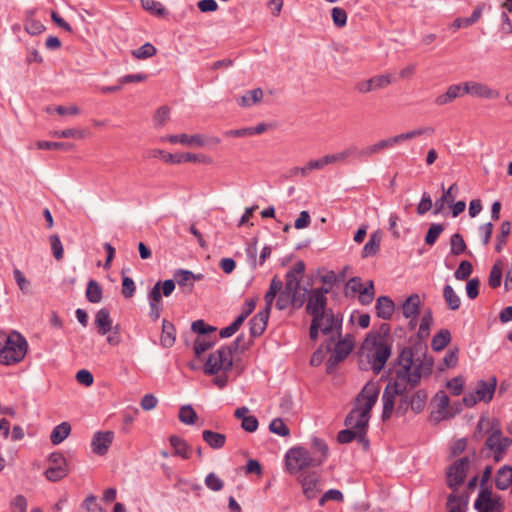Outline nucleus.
Here are the masks:
<instances>
[{
	"mask_svg": "<svg viewBox=\"0 0 512 512\" xmlns=\"http://www.w3.org/2000/svg\"><path fill=\"white\" fill-rule=\"evenodd\" d=\"M356 438L359 439L358 432L349 427H348V429L341 430L337 435V441L341 444L350 443Z\"/></svg>",
	"mask_w": 512,
	"mask_h": 512,
	"instance_id": "nucleus-63",
	"label": "nucleus"
},
{
	"mask_svg": "<svg viewBox=\"0 0 512 512\" xmlns=\"http://www.w3.org/2000/svg\"><path fill=\"white\" fill-rule=\"evenodd\" d=\"M283 288V282L278 277H273V279L270 282V286L268 291L266 292L264 299H265V308L264 311H267L270 313L272 304L275 300V297L280 292V290Z\"/></svg>",
	"mask_w": 512,
	"mask_h": 512,
	"instance_id": "nucleus-29",
	"label": "nucleus"
},
{
	"mask_svg": "<svg viewBox=\"0 0 512 512\" xmlns=\"http://www.w3.org/2000/svg\"><path fill=\"white\" fill-rule=\"evenodd\" d=\"M114 440L112 431H98L93 435L91 441L92 452L96 455H105Z\"/></svg>",
	"mask_w": 512,
	"mask_h": 512,
	"instance_id": "nucleus-19",
	"label": "nucleus"
},
{
	"mask_svg": "<svg viewBox=\"0 0 512 512\" xmlns=\"http://www.w3.org/2000/svg\"><path fill=\"white\" fill-rule=\"evenodd\" d=\"M353 347L354 338L351 335H346L344 339L338 341L327 362L328 372H331L334 367L342 362L350 354Z\"/></svg>",
	"mask_w": 512,
	"mask_h": 512,
	"instance_id": "nucleus-14",
	"label": "nucleus"
},
{
	"mask_svg": "<svg viewBox=\"0 0 512 512\" xmlns=\"http://www.w3.org/2000/svg\"><path fill=\"white\" fill-rule=\"evenodd\" d=\"M180 143L183 145H187V146L202 147L208 143L219 144L220 139L218 137H211L209 139H206L201 134H195V135L181 134Z\"/></svg>",
	"mask_w": 512,
	"mask_h": 512,
	"instance_id": "nucleus-23",
	"label": "nucleus"
},
{
	"mask_svg": "<svg viewBox=\"0 0 512 512\" xmlns=\"http://www.w3.org/2000/svg\"><path fill=\"white\" fill-rule=\"evenodd\" d=\"M243 469L246 476H255L258 478L263 476L262 466L256 459H249Z\"/></svg>",
	"mask_w": 512,
	"mask_h": 512,
	"instance_id": "nucleus-53",
	"label": "nucleus"
},
{
	"mask_svg": "<svg viewBox=\"0 0 512 512\" xmlns=\"http://www.w3.org/2000/svg\"><path fill=\"white\" fill-rule=\"evenodd\" d=\"M175 340H176V337H175L174 325L167 320H163L161 345L166 348L172 347L175 343Z\"/></svg>",
	"mask_w": 512,
	"mask_h": 512,
	"instance_id": "nucleus-38",
	"label": "nucleus"
},
{
	"mask_svg": "<svg viewBox=\"0 0 512 512\" xmlns=\"http://www.w3.org/2000/svg\"><path fill=\"white\" fill-rule=\"evenodd\" d=\"M149 157L161 158L165 163L179 164L180 154L168 153L162 149H152L149 151Z\"/></svg>",
	"mask_w": 512,
	"mask_h": 512,
	"instance_id": "nucleus-47",
	"label": "nucleus"
},
{
	"mask_svg": "<svg viewBox=\"0 0 512 512\" xmlns=\"http://www.w3.org/2000/svg\"><path fill=\"white\" fill-rule=\"evenodd\" d=\"M242 337L239 336L231 346H221L211 353L204 363L203 371L206 375H215L213 383L223 389L227 386L229 378L227 373L233 367V351L238 350Z\"/></svg>",
	"mask_w": 512,
	"mask_h": 512,
	"instance_id": "nucleus-4",
	"label": "nucleus"
},
{
	"mask_svg": "<svg viewBox=\"0 0 512 512\" xmlns=\"http://www.w3.org/2000/svg\"><path fill=\"white\" fill-rule=\"evenodd\" d=\"M283 288V282L278 277H273V279L270 282V286L268 291L266 292L264 299H265V308L264 311H267L270 313L272 304L275 300V297L280 292V290Z\"/></svg>",
	"mask_w": 512,
	"mask_h": 512,
	"instance_id": "nucleus-28",
	"label": "nucleus"
},
{
	"mask_svg": "<svg viewBox=\"0 0 512 512\" xmlns=\"http://www.w3.org/2000/svg\"><path fill=\"white\" fill-rule=\"evenodd\" d=\"M443 297H444V300L447 303L448 307L451 310L455 311V310H458L460 308L461 299L456 294V292L454 291V289L452 288L451 285H445L444 286V288H443Z\"/></svg>",
	"mask_w": 512,
	"mask_h": 512,
	"instance_id": "nucleus-40",
	"label": "nucleus"
},
{
	"mask_svg": "<svg viewBox=\"0 0 512 512\" xmlns=\"http://www.w3.org/2000/svg\"><path fill=\"white\" fill-rule=\"evenodd\" d=\"M433 323L431 311H427L421 318L418 334L420 337H426L429 334L430 327Z\"/></svg>",
	"mask_w": 512,
	"mask_h": 512,
	"instance_id": "nucleus-58",
	"label": "nucleus"
},
{
	"mask_svg": "<svg viewBox=\"0 0 512 512\" xmlns=\"http://www.w3.org/2000/svg\"><path fill=\"white\" fill-rule=\"evenodd\" d=\"M286 469L292 475L319 466V460L312 458L311 452L304 447H293L285 455Z\"/></svg>",
	"mask_w": 512,
	"mask_h": 512,
	"instance_id": "nucleus-7",
	"label": "nucleus"
},
{
	"mask_svg": "<svg viewBox=\"0 0 512 512\" xmlns=\"http://www.w3.org/2000/svg\"><path fill=\"white\" fill-rule=\"evenodd\" d=\"M497 385V380L495 377L489 379V381L481 380L478 382V385L475 389L477 394L476 398L481 401L488 403L492 400L493 395L495 393Z\"/></svg>",
	"mask_w": 512,
	"mask_h": 512,
	"instance_id": "nucleus-21",
	"label": "nucleus"
},
{
	"mask_svg": "<svg viewBox=\"0 0 512 512\" xmlns=\"http://www.w3.org/2000/svg\"><path fill=\"white\" fill-rule=\"evenodd\" d=\"M203 440L213 449H220L225 445L226 436L222 433L212 430H204L202 433Z\"/></svg>",
	"mask_w": 512,
	"mask_h": 512,
	"instance_id": "nucleus-34",
	"label": "nucleus"
},
{
	"mask_svg": "<svg viewBox=\"0 0 512 512\" xmlns=\"http://www.w3.org/2000/svg\"><path fill=\"white\" fill-rule=\"evenodd\" d=\"M328 289H314L311 291L306 306L307 313L313 317L327 311V297Z\"/></svg>",
	"mask_w": 512,
	"mask_h": 512,
	"instance_id": "nucleus-16",
	"label": "nucleus"
},
{
	"mask_svg": "<svg viewBox=\"0 0 512 512\" xmlns=\"http://www.w3.org/2000/svg\"><path fill=\"white\" fill-rule=\"evenodd\" d=\"M157 50L151 43H145L132 52L137 59H147L156 54Z\"/></svg>",
	"mask_w": 512,
	"mask_h": 512,
	"instance_id": "nucleus-54",
	"label": "nucleus"
},
{
	"mask_svg": "<svg viewBox=\"0 0 512 512\" xmlns=\"http://www.w3.org/2000/svg\"><path fill=\"white\" fill-rule=\"evenodd\" d=\"M141 4L144 10L150 12L153 15L163 16L165 14V8L159 1L141 0Z\"/></svg>",
	"mask_w": 512,
	"mask_h": 512,
	"instance_id": "nucleus-50",
	"label": "nucleus"
},
{
	"mask_svg": "<svg viewBox=\"0 0 512 512\" xmlns=\"http://www.w3.org/2000/svg\"><path fill=\"white\" fill-rule=\"evenodd\" d=\"M473 270L472 264L469 261H462L456 271L454 272V276L457 280H466L469 278Z\"/></svg>",
	"mask_w": 512,
	"mask_h": 512,
	"instance_id": "nucleus-55",
	"label": "nucleus"
},
{
	"mask_svg": "<svg viewBox=\"0 0 512 512\" xmlns=\"http://www.w3.org/2000/svg\"><path fill=\"white\" fill-rule=\"evenodd\" d=\"M305 272L303 261L296 262L285 275V286L283 290L293 294L297 298L305 299L307 290L301 287V280Z\"/></svg>",
	"mask_w": 512,
	"mask_h": 512,
	"instance_id": "nucleus-11",
	"label": "nucleus"
},
{
	"mask_svg": "<svg viewBox=\"0 0 512 512\" xmlns=\"http://www.w3.org/2000/svg\"><path fill=\"white\" fill-rule=\"evenodd\" d=\"M451 341V333L447 329H441L435 334L431 341V347L434 351L444 350Z\"/></svg>",
	"mask_w": 512,
	"mask_h": 512,
	"instance_id": "nucleus-35",
	"label": "nucleus"
},
{
	"mask_svg": "<svg viewBox=\"0 0 512 512\" xmlns=\"http://www.w3.org/2000/svg\"><path fill=\"white\" fill-rule=\"evenodd\" d=\"M29 349L26 338L18 331H0V365L15 366L21 363Z\"/></svg>",
	"mask_w": 512,
	"mask_h": 512,
	"instance_id": "nucleus-5",
	"label": "nucleus"
},
{
	"mask_svg": "<svg viewBox=\"0 0 512 512\" xmlns=\"http://www.w3.org/2000/svg\"><path fill=\"white\" fill-rule=\"evenodd\" d=\"M86 298L91 303H99L102 300V288L100 284L91 279L87 284Z\"/></svg>",
	"mask_w": 512,
	"mask_h": 512,
	"instance_id": "nucleus-41",
	"label": "nucleus"
},
{
	"mask_svg": "<svg viewBox=\"0 0 512 512\" xmlns=\"http://www.w3.org/2000/svg\"><path fill=\"white\" fill-rule=\"evenodd\" d=\"M377 316L382 319H390L394 312V302L387 296H381L376 303Z\"/></svg>",
	"mask_w": 512,
	"mask_h": 512,
	"instance_id": "nucleus-30",
	"label": "nucleus"
},
{
	"mask_svg": "<svg viewBox=\"0 0 512 512\" xmlns=\"http://www.w3.org/2000/svg\"><path fill=\"white\" fill-rule=\"evenodd\" d=\"M503 262L501 260H497L489 275V285L491 288H497L501 284L502 274H503Z\"/></svg>",
	"mask_w": 512,
	"mask_h": 512,
	"instance_id": "nucleus-45",
	"label": "nucleus"
},
{
	"mask_svg": "<svg viewBox=\"0 0 512 512\" xmlns=\"http://www.w3.org/2000/svg\"><path fill=\"white\" fill-rule=\"evenodd\" d=\"M175 290V281L168 279L164 282L158 281L148 293V301L150 306L149 316L153 321L160 318L163 304L162 295L169 297Z\"/></svg>",
	"mask_w": 512,
	"mask_h": 512,
	"instance_id": "nucleus-8",
	"label": "nucleus"
},
{
	"mask_svg": "<svg viewBox=\"0 0 512 512\" xmlns=\"http://www.w3.org/2000/svg\"><path fill=\"white\" fill-rule=\"evenodd\" d=\"M49 241L53 252V256L55 257L56 260H61L64 256V250L59 236L53 234L49 237Z\"/></svg>",
	"mask_w": 512,
	"mask_h": 512,
	"instance_id": "nucleus-60",
	"label": "nucleus"
},
{
	"mask_svg": "<svg viewBox=\"0 0 512 512\" xmlns=\"http://www.w3.org/2000/svg\"><path fill=\"white\" fill-rule=\"evenodd\" d=\"M511 231V224L509 221H503L500 225L499 234L496 237L497 243L495 246V250L497 252H501L503 249V246L507 242V238Z\"/></svg>",
	"mask_w": 512,
	"mask_h": 512,
	"instance_id": "nucleus-46",
	"label": "nucleus"
},
{
	"mask_svg": "<svg viewBox=\"0 0 512 512\" xmlns=\"http://www.w3.org/2000/svg\"><path fill=\"white\" fill-rule=\"evenodd\" d=\"M434 361L425 353L415 356L411 348H404L398 357L395 379L388 382L383 395V421L388 420L395 411L404 415L410 408V398L405 394L407 386L415 387L422 377L431 374Z\"/></svg>",
	"mask_w": 512,
	"mask_h": 512,
	"instance_id": "nucleus-1",
	"label": "nucleus"
},
{
	"mask_svg": "<svg viewBox=\"0 0 512 512\" xmlns=\"http://www.w3.org/2000/svg\"><path fill=\"white\" fill-rule=\"evenodd\" d=\"M178 418L183 424L193 425L196 423L198 415L191 405H183L180 407Z\"/></svg>",
	"mask_w": 512,
	"mask_h": 512,
	"instance_id": "nucleus-42",
	"label": "nucleus"
},
{
	"mask_svg": "<svg viewBox=\"0 0 512 512\" xmlns=\"http://www.w3.org/2000/svg\"><path fill=\"white\" fill-rule=\"evenodd\" d=\"M443 230L444 227L441 224H432L426 234L425 243L430 246L434 245Z\"/></svg>",
	"mask_w": 512,
	"mask_h": 512,
	"instance_id": "nucleus-59",
	"label": "nucleus"
},
{
	"mask_svg": "<svg viewBox=\"0 0 512 512\" xmlns=\"http://www.w3.org/2000/svg\"><path fill=\"white\" fill-rule=\"evenodd\" d=\"M47 480H61L68 476V467L64 460L57 466H52L45 472Z\"/></svg>",
	"mask_w": 512,
	"mask_h": 512,
	"instance_id": "nucleus-43",
	"label": "nucleus"
},
{
	"mask_svg": "<svg viewBox=\"0 0 512 512\" xmlns=\"http://www.w3.org/2000/svg\"><path fill=\"white\" fill-rule=\"evenodd\" d=\"M327 166L325 162V157H321L319 159H312L307 162V164L303 167H296L294 169V174H300L302 177H306L313 170H322Z\"/></svg>",
	"mask_w": 512,
	"mask_h": 512,
	"instance_id": "nucleus-36",
	"label": "nucleus"
},
{
	"mask_svg": "<svg viewBox=\"0 0 512 512\" xmlns=\"http://www.w3.org/2000/svg\"><path fill=\"white\" fill-rule=\"evenodd\" d=\"M269 314V312L262 310L250 320V333L253 337H258L265 331Z\"/></svg>",
	"mask_w": 512,
	"mask_h": 512,
	"instance_id": "nucleus-22",
	"label": "nucleus"
},
{
	"mask_svg": "<svg viewBox=\"0 0 512 512\" xmlns=\"http://www.w3.org/2000/svg\"><path fill=\"white\" fill-rule=\"evenodd\" d=\"M183 162H201L205 164H210L212 160L210 157L205 156L203 154L180 153V163Z\"/></svg>",
	"mask_w": 512,
	"mask_h": 512,
	"instance_id": "nucleus-61",
	"label": "nucleus"
},
{
	"mask_svg": "<svg viewBox=\"0 0 512 512\" xmlns=\"http://www.w3.org/2000/svg\"><path fill=\"white\" fill-rule=\"evenodd\" d=\"M71 425L68 422H62L55 426L50 434V441L54 445L62 443L70 434Z\"/></svg>",
	"mask_w": 512,
	"mask_h": 512,
	"instance_id": "nucleus-33",
	"label": "nucleus"
},
{
	"mask_svg": "<svg viewBox=\"0 0 512 512\" xmlns=\"http://www.w3.org/2000/svg\"><path fill=\"white\" fill-rule=\"evenodd\" d=\"M380 248V237L377 234L371 235L368 242L364 245L362 250L363 257H369L375 255Z\"/></svg>",
	"mask_w": 512,
	"mask_h": 512,
	"instance_id": "nucleus-49",
	"label": "nucleus"
},
{
	"mask_svg": "<svg viewBox=\"0 0 512 512\" xmlns=\"http://www.w3.org/2000/svg\"><path fill=\"white\" fill-rule=\"evenodd\" d=\"M461 482H449V487L453 492L447 497V512H467L470 495L469 490L476 487L477 482H468L465 491H459L458 485Z\"/></svg>",
	"mask_w": 512,
	"mask_h": 512,
	"instance_id": "nucleus-10",
	"label": "nucleus"
},
{
	"mask_svg": "<svg viewBox=\"0 0 512 512\" xmlns=\"http://www.w3.org/2000/svg\"><path fill=\"white\" fill-rule=\"evenodd\" d=\"M214 342L206 336H198L193 345V350L195 356L200 358V356L207 350H209L213 346Z\"/></svg>",
	"mask_w": 512,
	"mask_h": 512,
	"instance_id": "nucleus-48",
	"label": "nucleus"
},
{
	"mask_svg": "<svg viewBox=\"0 0 512 512\" xmlns=\"http://www.w3.org/2000/svg\"><path fill=\"white\" fill-rule=\"evenodd\" d=\"M455 188L456 183L451 185L447 190L443 189L442 196L435 202V214L440 213L444 209L446 203H452L454 201L455 195L453 194V190Z\"/></svg>",
	"mask_w": 512,
	"mask_h": 512,
	"instance_id": "nucleus-44",
	"label": "nucleus"
},
{
	"mask_svg": "<svg viewBox=\"0 0 512 512\" xmlns=\"http://www.w3.org/2000/svg\"><path fill=\"white\" fill-rule=\"evenodd\" d=\"M410 398V409L418 414L421 413L427 403L428 395L425 390L416 391Z\"/></svg>",
	"mask_w": 512,
	"mask_h": 512,
	"instance_id": "nucleus-39",
	"label": "nucleus"
},
{
	"mask_svg": "<svg viewBox=\"0 0 512 512\" xmlns=\"http://www.w3.org/2000/svg\"><path fill=\"white\" fill-rule=\"evenodd\" d=\"M169 441L174 449V455L180 456L183 459L190 458L192 451L185 440L173 435L169 438Z\"/></svg>",
	"mask_w": 512,
	"mask_h": 512,
	"instance_id": "nucleus-32",
	"label": "nucleus"
},
{
	"mask_svg": "<svg viewBox=\"0 0 512 512\" xmlns=\"http://www.w3.org/2000/svg\"><path fill=\"white\" fill-rule=\"evenodd\" d=\"M512 444L509 437L502 435L501 423L498 419H493L490 425V434L486 439V447L493 451L495 454H500L506 451Z\"/></svg>",
	"mask_w": 512,
	"mask_h": 512,
	"instance_id": "nucleus-13",
	"label": "nucleus"
},
{
	"mask_svg": "<svg viewBox=\"0 0 512 512\" xmlns=\"http://www.w3.org/2000/svg\"><path fill=\"white\" fill-rule=\"evenodd\" d=\"M356 152L357 147L355 145H350L349 147L345 148L340 152L325 155V162L327 166L331 164H343L347 161L349 157L356 154Z\"/></svg>",
	"mask_w": 512,
	"mask_h": 512,
	"instance_id": "nucleus-26",
	"label": "nucleus"
},
{
	"mask_svg": "<svg viewBox=\"0 0 512 512\" xmlns=\"http://www.w3.org/2000/svg\"><path fill=\"white\" fill-rule=\"evenodd\" d=\"M374 298V285L372 281H369L367 286H365L359 293V301L363 305H368L372 302Z\"/></svg>",
	"mask_w": 512,
	"mask_h": 512,
	"instance_id": "nucleus-62",
	"label": "nucleus"
},
{
	"mask_svg": "<svg viewBox=\"0 0 512 512\" xmlns=\"http://www.w3.org/2000/svg\"><path fill=\"white\" fill-rule=\"evenodd\" d=\"M269 430L282 437H286L290 434V430L281 418H275L269 425Z\"/></svg>",
	"mask_w": 512,
	"mask_h": 512,
	"instance_id": "nucleus-51",
	"label": "nucleus"
},
{
	"mask_svg": "<svg viewBox=\"0 0 512 512\" xmlns=\"http://www.w3.org/2000/svg\"><path fill=\"white\" fill-rule=\"evenodd\" d=\"M391 356V345L380 333L371 332L367 335L359 350V362L362 369H371L379 374Z\"/></svg>",
	"mask_w": 512,
	"mask_h": 512,
	"instance_id": "nucleus-3",
	"label": "nucleus"
},
{
	"mask_svg": "<svg viewBox=\"0 0 512 512\" xmlns=\"http://www.w3.org/2000/svg\"><path fill=\"white\" fill-rule=\"evenodd\" d=\"M311 448H312V451H310V452L312 454V458L315 460H319V466H320L321 464H323V462L328 457V451H329L328 445L323 439L314 437V438H312V447Z\"/></svg>",
	"mask_w": 512,
	"mask_h": 512,
	"instance_id": "nucleus-27",
	"label": "nucleus"
},
{
	"mask_svg": "<svg viewBox=\"0 0 512 512\" xmlns=\"http://www.w3.org/2000/svg\"><path fill=\"white\" fill-rule=\"evenodd\" d=\"M174 278L179 286L193 287L196 281H200L203 279V275L194 274L189 270L180 269L175 272Z\"/></svg>",
	"mask_w": 512,
	"mask_h": 512,
	"instance_id": "nucleus-31",
	"label": "nucleus"
},
{
	"mask_svg": "<svg viewBox=\"0 0 512 512\" xmlns=\"http://www.w3.org/2000/svg\"><path fill=\"white\" fill-rule=\"evenodd\" d=\"M451 253L453 255H460L465 252L466 244L463 237L459 233L452 235L450 240Z\"/></svg>",
	"mask_w": 512,
	"mask_h": 512,
	"instance_id": "nucleus-52",
	"label": "nucleus"
},
{
	"mask_svg": "<svg viewBox=\"0 0 512 512\" xmlns=\"http://www.w3.org/2000/svg\"><path fill=\"white\" fill-rule=\"evenodd\" d=\"M476 468V456L474 453L459 458L447 468V480H465L466 478H469V480H479Z\"/></svg>",
	"mask_w": 512,
	"mask_h": 512,
	"instance_id": "nucleus-9",
	"label": "nucleus"
},
{
	"mask_svg": "<svg viewBox=\"0 0 512 512\" xmlns=\"http://www.w3.org/2000/svg\"><path fill=\"white\" fill-rule=\"evenodd\" d=\"M170 118V108L168 106H161L157 109L154 115V123L157 127L164 126Z\"/></svg>",
	"mask_w": 512,
	"mask_h": 512,
	"instance_id": "nucleus-57",
	"label": "nucleus"
},
{
	"mask_svg": "<svg viewBox=\"0 0 512 512\" xmlns=\"http://www.w3.org/2000/svg\"><path fill=\"white\" fill-rule=\"evenodd\" d=\"M463 93H467L472 97L496 100L500 97V92L489 85L477 82L467 81L463 83Z\"/></svg>",
	"mask_w": 512,
	"mask_h": 512,
	"instance_id": "nucleus-15",
	"label": "nucleus"
},
{
	"mask_svg": "<svg viewBox=\"0 0 512 512\" xmlns=\"http://www.w3.org/2000/svg\"><path fill=\"white\" fill-rule=\"evenodd\" d=\"M303 303H304V298L303 299L297 298L293 294L281 289L279 292L277 301H276V307L279 310H284L290 306L301 307Z\"/></svg>",
	"mask_w": 512,
	"mask_h": 512,
	"instance_id": "nucleus-25",
	"label": "nucleus"
},
{
	"mask_svg": "<svg viewBox=\"0 0 512 512\" xmlns=\"http://www.w3.org/2000/svg\"><path fill=\"white\" fill-rule=\"evenodd\" d=\"M191 329L193 332L198 333L199 336H206L207 333L216 331L215 327L207 325L203 320L194 321Z\"/></svg>",
	"mask_w": 512,
	"mask_h": 512,
	"instance_id": "nucleus-64",
	"label": "nucleus"
},
{
	"mask_svg": "<svg viewBox=\"0 0 512 512\" xmlns=\"http://www.w3.org/2000/svg\"><path fill=\"white\" fill-rule=\"evenodd\" d=\"M95 324L100 335H106L112 330V319L106 308H101L95 316Z\"/></svg>",
	"mask_w": 512,
	"mask_h": 512,
	"instance_id": "nucleus-24",
	"label": "nucleus"
},
{
	"mask_svg": "<svg viewBox=\"0 0 512 512\" xmlns=\"http://www.w3.org/2000/svg\"><path fill=\"white\" fill-rule=\"evenodd\" d=\"M312 320H318V328L323 334L327 335L334 330L339 334L342 318L339 315H335L331 309L313 317Z\"/></svg>",
	"mask_w": 512,
	"mask_h": 512,
	"instance_id": "nucleus-18",
	"label": "nucleus"
},
{
	"mask_svg": "<svg viewBox=\"0 0 512 512\" xmlns=\"http://www.w3.org/2000/svg\"><path fill=\"white\" fill-rule=\"evenodd\" d=\"M420 305L421 300L418 294L410 295L402 305V313L405 318L410 319L409 324L412 329L415 328L417 324Z\"/></svg>",
	"mask_w": 512,
	"mask_h": 512,
	"instance_id": "nucleus-20",
	"label": "nucleus"
},
{
	"mask_svg": "<svg viewBox=\"0 0 512 512\" xmlns=\"http://www.w3.org/2000/svg\"><path fill=\"white\" fill-rule=\"evenodd\" d=\"M333 23L336 27L342 28L347 23V13L343 8L334 7L331 11Z\"/></svg>",
	"mask_w": 512,
	"mask_h": 512,
	"instance_id": "nucleus-56",
	"label": "nucleus"
},
{
	"mask_svg": "<svg viewBox=\"0 0 512 512\" xmlns=\"http://www.w3.org/2000/svg\"><path fill=\"white\" fill-rule=\"evenodd\" d=\"M433 401L436 410L432 413V417L435 421L452 418L459 411V409L452 411L449 397L444 391H438Z\"/></svg>",
	"mask_w": 512,
	"mask_h": 512,
	"instance_id": "nucleus-17",
	"label": "nucleus"
},
{
	"mask_svg": "<svg viewBox=\"0 0 512 512\" xmlns=\"http://www.w3.org/2000/svg\"><path fill=\"white\" fill-rule=\"evenodd\" d=\"M380 393L379 386L374 382L367 383L356 398L355 407L345 419V425L359 434V441L368 446L366 430L370 419V412L377 402Z\"/></svg>",
	"mask_w": 512,
	"mask_h": 512,
	"instance_id": "nucleus-2",
	"label": "nucleus"
},
{
	"mask_svg": "<svg viewBox=\"0 0 512 512\" xmlns=\"http://www.w3.org/2000/svg\"><path fill=\"white\" fill-rule=\"evenodd\" d=\"M434 132H435V129L431 126L419 127V128L413 129L408 132H404V133H401V134H398L395 136L381 139L378 142H376L372 145L366 146L360 150L357 148V152L353 156L360 158V159H367V158L372 157L375 154L381 153L384 150L390 149V148L394 147L395 145H398L404 141H408V140H411V139H414L416 137H420L423 135L430 136V135H433Z\"/></svg>",
	"mask_w": 512,
	"mask_h": 512,
	"instance_id": "nucleus-6",
	"label": "nucleus"
},
{
	"mask_svg": "<svg viewBox=\"0 0 512 512\" xmlns=\"http://www.w3.org/2000/svg\"><path fill=\"white\" fill-rule=\"evenodd\" d=\"M474 508L477 512H503L504 502L500 495L483 487L474 502Z\"/></svg>",
	"mask_w": 512,
	"mask_h": 512,
	"instance_id": "nucleus-12",
	"label": "nucleus"
},
{
	"mask_svg": "<svg viewBox=\"0 0 512 512\" xmlns=\"http://www.w3.org/2000/svg\"><path fill=\"white\" fill-rule=\"evenodd\" d=\"M263 98V91L260 88L249 90L245 95L237 99V103L241 107H249L259 103Z\"/></svg>",
	"mask_w": 512,
	"mask_h": 512,
	"instance_id": "nucleus-37",
	"label": "nucleus"
}]
</instances>
